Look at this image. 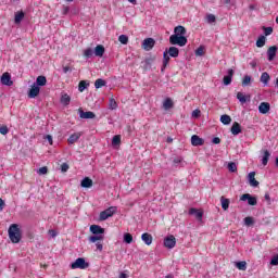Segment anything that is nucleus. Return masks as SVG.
Returning <instances> with one entry per match:
<instances>
[{
  "label": "nucleus",
  "mask_w": 278,
  "mask_h": 278,
  "mask_svg": "<svg viewBox=\"0 0 278 278\" xmlns=\"http://www.w3.org/2000/svg\"><path fill=\"white\" fill-rule=\"evenodd\" d=\"M265 36H270L273 34V27H263Z\"/></svg>",
  "instance_id": "obj_51"
},
{
  "label": "nucleus",
  "mask_w": 278,
  "mask_h": 278,
  "mask_svg": "<svg viewBox=\"0 0 278 278\" xmlns=\"http://www.w3.org/2000/svg\"><path fill=\"white\" fill-rule=\"evenodd\" d=\"M9 238L13 244H18V242H21L23 239V232L21 231L18 224H12L9 227Z\"/></svg>",
  "instance_id": "obj_3"
},
{
  "label": "nucleus",
  "mask_w": 278,
  "mask_h": 278,
  "mask_svg": "<svg viewBox=\"0 0 278 278\" xmlns=\"http://www.w3.org/2000/svg\"><path fill=\"white\" fill-rule=\"evenodd\" d=\"M89 231L93 233V236L89 237V242H99V240H104L103 233H105V228L99 225H91Z\"/></svg>",
  "instance_id": "obj_2"
},
{
  "label": "nucleus",
  "mask_w": 278,
  "mask_h": 278,
  "mask_svg": "<svg viewBox=\"0 0 278 278\" xmlns=\"http://www.w3.org/2000/svg\"><path fill=\"white\" fill-rule=\"evenodd\" d=\"M249 10H251V11L257 10V7L255 4H250L249 5Z\"/></svg>",
  "instance_id": "obj_62"
},
{
  "label": "nucleus",
  "mask_w": 278,
  "mask_h": 278,
  "mask_svg": "<svg viewBox=\"0 0 278 278\" xmlns=\"http://www.w3.org/2000/svg\"><path fill=\"white\" fill-rule=\"evenodd\" d=\"M205 47L200 46L197 50H195V55H198L199 58H201V55H203L205 52Z\"/></svg>",
  "instance_id": "obj_47"
},
{
  "label": "nucleus",
  "mask_w": 278,
  "mask_h": 278,
  "mask_svg": "<svg viewBox=\"0 0 278 278\" xmlns=\"http://www.w3.org/2000/svg\"><path fill=\"white\" fill-rule=\"evenodd\" d=\"M0 81L2 84V86H14V81H12V75H10V73H3Z\"/></svg>",
  "instance_id": "obj_8"
},
{
  "label": "nucleus",
  "mask_w": 278,
  "mask_h": 278,
  "mask_svg": "<svg viewBox=\"0 0 278 278\" xmlns=\"http://www.w3.org/2000/svg\"><path fill=\"white\" fill-rule=\"evenodd\" d=\"M243 220L247 227H253V225H255V219H253L251 216L245 217Z\"/></svg>",
  "instance_id": "obj_39"
},
{
  "label": "nucleus",
  "mask_w": 278,
  "mask_h": 278,
  "mask_svg": "<svg viewBox=\"0 0 278 278\" xmlns=\"http://www.w3.org/2000/svg\"><path fill=\"white\" fill-rule=\"evenodd\" d=\"M268 160H270V151L264 150L263 151V157H262L263 166H266L268 164Z\"/></svg>",
  "instance_id": "obj_27"
},
{
  "label": "nucleus",
  "mask_w": 278,
  "mask_h": 278,
  "mask_svg": "<svg viewBox=\"0 0 278 278\" xmlns=\"http://www.w3.org/2000/svg\"><path fill=\"white\" fill-rule=\"evenodd\" d=\"M174 102L170 98H166L163 102V109L164 110H172V108H174Z\"/></svg>",
  "instance_id": "obj_29"
},
{
  "label": "nucleus",
  "mask_w": 278,
  "mask_h": 278,
  "mask_svg": "<svg viewBox=\"0 0 278 278\" xmlns=\"http://www.w3.org/2000/svg\"><path fill=\"white\" fill-rule=\"evenodd\" d=\"M270 265L278 266V254H276L274 257H271Z\"/></svg>",
  "instance_id": "obj_52"
},
{
  "label": "nucleus",
  "mask_w": 278,
  "mask_h": 278,
  "mask_svg": "<svg viewBox=\"0 0 278 278\" xmlns=\"http://www.w3.org/2000/svg\"><path fill=\"white\" fill-rule=\"evenodd\" d=\"M40 94V87L33 85L31 88L28 90V99H36Z\"/></svg>",
  "instance_id": "obj_15"
},
{
  "label": "nucleus",
  "mask_w": 278,
  "mask_h": 278,
  "mask_svg": "<svg viewBox=\"0 0 278 278\" xmlns=\"http://www.w3.org/2000/svg\"><path fill=\"white\" fill-rule=\"evenodd\" d=\"M187 30L182 25L174 28V34L169 36V43L177 47H186L188 45Z\"/></svg>",
  "instance_id": "obj_1"
},
{
  "label": "nucleus",
  "mask_w": 278,
  "mask_h": 278,
  "mask_svg": "<svg viewBox=\"0 0 278 278\" xmlns=\"http://www.w3.org/2000/svg\"><path fill=\"white\" fill-rule=\"evenodd\" d=\"M265 201L270 202V194L269 193H265Z\"/></svg>",
  "instance_id": "obj_63"
},
{
  "label": "nucleus",
  "mask_w": 278,
  "mask_h": 278,
  "mask_svg": "<svg viewBox=\"0 0 278 278\" xmlns=\"http://www.w3.org/2000/svg\"><path fill=\"white\" fill-rule=\"evenodd\" d=\"M250 84H251V76L245 75V76L243 77V79H242V86H243V87H247V86H249Z\"/></svg>",
  "instance_id": "obj_46"
},
{
  "label": "nucleus",
  "mask_w": 278,
  "mask_h": 278,
  "mask_svg": "<svg viewBox=\"0 0 278 278\" xmlns=\"http://www.w3.org/2000/svg\"><path fill=\"white\" fill-rule=\"evenodd\" d=\"M258 112H260V114H268L270 112V103L262 102L258 105Z\"/></svg>",
  "instance_id": "obj_16"
},
{
  "label": "nucleus",
  "mask_w": 278,
  "mask_h": 278,
  "mask_svg": "<svg viewBox=\"0 0 278 278\" xmlns=\"http://www.w3.org/2000/svg\"><path fill=\"white\" fill-rule=\"evenodd\" d=\"M227 168L230 173H238V165L235 162L228 163Z\"/></svg>",
  "instance_id": "obj_40"
},
{
  "label": "nucleus",
  "mask_w": 278,
  "mask_h": 278,
  "mask_svg": "<svg viewBox=\"0 0 278 278\" xmlns=\"http://www.w3.org/2000/svg\"><path fill=\"white\" fill-rule=\"evenodd\" d=\"M104 54L105 47H103V45H98L93 50V55H96V58H103Z\"/></svg>",
  "instance_id": "obj_19"
},
{
  "label": "nucleus",
  "mask_w": 278,
  "mask_h": 278,
  "mask_svg": "<svg viewBox=\"0 0 278 278\" xmlns=\"http://www.w3.org/2000/svg\"><path fill=\"white\" fill-rule=\"evenodd\" d=\"M70 12H71V8L63 5V11H62L63 16H66V14H68Z\"/></svg>",
  "instance_id": "obj_55"
},
{
  "label": "nucleus",
  "mask_w": 278,
  "mask_h": 278,
  "mask_svg": "<svg viewBox=\"0 0 278 278\" xmlns=\"http://www.w3.org/2000/svg\"><path fill=\"white\" fill-rule=\"evenodd\" d=\"M68 168H70L68 164L67 163H63L61 165V173H67Z\"/></svg>",
  "instance_id": "obj_54"
},
{
  "label": "nucleus",
  "mask_w": 278,
  "mask_h": 278,
  "mask_svg": "<svg viewBox=\"0 0 278 278\" xmlns=\"http://www.w3.org/2000/svg\"><path fill=\"white\" fill-rule=\"evenodd\" d=\"M118 278H127V274L121 273Z\"/></svg>",
  "instance_id": "obj_64"
},
{
  "label": "nucleus",
  "mask_w": 278,
  "mask_h": 278,
  "mask_svg": "<svg viewBox=\"0 0 278 278\" xmlns=\"http://www.w3.org/2000/svg\"><path fill=\"white\" fill-rule=\"evenodd\" d=\"M78 113H79L80 118H85L86 121H88L90 118H97V114H94V112H92V111L84 112V110L79 109Z\"/></svg>",
  "instance_id": "obj_14"
},
{
  "label": "nucleus",
  "mask_w": 278,
  "mask_h": 278,
  "mask_svg": "<svg viewBox=\"0 0 278 278\" xmlns=\"http://www.w3.org/2000/svg\"><path fill=\"white\" fill-rule=\"evenodd\" d=\"M83 55L84 58H86V60H90V58L94 55V50H92V48H87L86 50H84Z\"/></svg>",
  "instance_id": "obj_34"
},
{
  "label": "nucleus",
  "mask_w": 278,
  "mask_h": 278,
  "mask_svg": "<svg viewBox=\"0 0 278 278\" xmlns=\"http://www.w3.org/2000/svg\"><path fill=\"white\" fill-rule=\"evenodd\" d=\"M96 247L98 251H103V243H101V240L96 241Z\"/></svg>",
  "instance_id": "obj_56"
},
{
  "label": "nucleus",
  "mask_w": 278,
  "mask_h": 278,
  "mask_svg": "<svg viewBox=\"0 0 278 278\" xmlns=\"http://www.w3.org/2000/svg\"><path fill=\"white\" fill-rule=\"evenodd\" d=\"M9 131H10V129L8 128V126H1L0 127V134L2 136H8Z\"/></svg>",
  "instance_id": "obj_48"
},
{
  "label": "nucleus",
  "mask_w": 278,
  "mask_h": 278,
  "mask_svg": "<svg viewBox=\"0 0 278 278\" xmlns=\"http://www.w3.org/2000/svg\"><path fill=\"white\" fill-rule=\"evenodd\" d=\"M165 52L169 54V58H179V48L177 47H169Z\"/></svg>",
  "instance_id": "obj_22"
},
{
  "label": "nucleus",
  "mask_w": 278,
  "mask_h": 278,
  "mask_svg": "<svg viewBox=\"0 0 278 278\" xmlns=\"http://www.w3.org/2000/svg\"><path fill=\"white\" fill-rule=\"evenodd\" d=\"M173 162H174L175 166H178V164H181V162H184V159L175 157Z\"/></svg>",
  "instance_id": "obj_57"
},
{
  "label": "nucleus",
  "mask_w": 278,
  "mask_h": 278,
  "mask_svg": "<svg viewBox=\"0 0 278 278\" xmlns=\"http://www.w3.org/2000/svg\"><path fill=\"white\" fill-rule=\"evenodd\" d=\"M79 138H81V132H74L67 139V142H68V144H75V142H77V140H79Z\"/></svg>",
  "instance_id": "obj_23"
},
{
  "label": "nucleus",
  "mask_w": 278,
  "mask_h": 278,
  "mask_svg": "<svg viewBox=\"0 0 278 278\" xmlns=\"http://www.w3.org/2000/svg\"><path fill=\"white\" fill-rule=\"evenodd\" d=\"M206 21H207V23H216V15H214V14H208V15L206 16Z\"/></svg>",
  "instance_id": "obj_50"
},
{
  "label": "nucleus",
  "mask_w": 278,
  "mask_h": 278,
  "mask_svg": "<svg viewBox=\"0 0 278 278\" xmlns=\"http://www.w3.org/2000/svg\"><path fill=\"white\" fill-rule=\"evenodd\" d=\"M118 108V103H116V100L114 98H111L109 101V110H116Z\"/></svg>",
  "instance_id": "obj_43"
},
{
  "label": "nucleus",
  "mask_w": 278,
  "mask_h": 278,
  "mask_svg": "<svg viewBox=\"0 0 278 278\" xmlns=\"http://www.w3.org/2000/svg\"><path fill=\"white\" fill-rule=\"evenodd\" d=\"M61 103L63 105H68L71 103V96H68L67 93L63 94L61 97Z\"/></svg>",
  "instance_id": "obj_38"
},
{
  "label": "nucleus",
  "mask_w": 278,
  "mask_h": 278,
  "mask_svg": "<svg viewBox=\"0 0 278 278\" xmlns=\"http://www.w3.org/2000/svg\"><path fill=\"white\" fill-rule=\"evenodd\" d=\"M213 144H220V138L215 137L212 139Z\"/></svg>",
  "instance_id": "obj_60"
},
{
  "label": "nucleus",
  "mask_w": 278,
  "mask_h": 278,
  "mask_svg": "<svg viewBox=\"0 0 278 278\" xmlns=\"http://www.w3.org/2000/svg\"><path fill=\"white\" fill-rule=\"evenodd\" d=\"M90 267V263L86 262V258L78 257L74 263L71 264L72 270L80 268V270H86V268Z\"/></svg>",
  "instance_id": "obj_4"
},
{
  "label": "nucleus",
  "mask_w": 278,
  "mask_h": 278,
  "mask_svg": "<svg viewBox=\"0 0 278 278\" xmlns=\"http://www.w3.org/2000/svg\"><path fill=\"white\" fill-rule=\"evenodd\" d=\"M230 131H231L232 136H238V135L242 134V126H240V123L235 122L230 128Z\"/></svg>",
  "instance_id": "obj_18"
},
{
  "label": "nucleus",
  "mask_w": 278,
  "mask_h": 278,
  "mask_svg": "<svg viewBox=\"0 0 278 278\" xmlns=\"http://www.w3.org/2000/svg\"><path fill=\"white\" fill-rule=\"evenodd\" d=\"M220 123H223V125H231V116L227 114L222 115Z\"/></svg>",
  "instance_id": "obj_35"
},
{
  "label": "nucleus",
  "mask_w": 278,
  "mask_h": 278,
  "mask_svg": "<svg viewBox=\"0 0 278 278\" xmlns=\"http://www.w3.org/2000/svg\"><path fill=\"white\" fill-rule=\"evenodd\" d=\"M45 140H48L49 144H53V137L51 135H47Z\"/></svg>",
  "instance_id": "obj_58"
},
{
  "label": "nucleus",
  "mask_w": 278,
  "mask_h": 278,
  "mask_svg": "<svg viewBox=\"0 0 278 278\" xmlns=\"http://www.w3.org/2000/svg\"><path fill=\"white\" fill-rule=\"evenodd\" d=\"M265 45H266V36L261 35V36L257 38V40H256V47H257L258 49H262V47H265Z\"/></svg>",
  "instance_id": "obj_31"
},
{
  "label": "nucleus",
  "mask_w": 278,
  "mask_h": 278,
  "mask_svg": "<svg viewBox=\"0 0 278 278\" xmlns=\"http://www.w3.org/2000/svg\"><path fill=\"white\" fill-rule=\"evenodd\" d=\"M248 180H249V184L252 188H257V186H260V181H257L255 179V172H251L249 175H248Z\"/></svg>",
  "instance_id": "obj_17"
},
{
  "label": "nucleus",
  "mask_w": 278,
  "mask_h": 278,
  "mask_svg": "<svg viewBox=\"0 0 278 278\" xmlns=\"http://www.w3.org/2000/svg\"><path fill=\"white\" fill-rule=\"evenodd\" d=\"M118 40H119L121 45H127L129 42V37L127 35H121L118 37Z\"/></svg>",
  "instance_id": "obj_45"
},
{
  "label": "nucleus",
  "mask_w": 278,
  "mask_h": 278,
  "mask_svg": "<svg viewBox=\"0 0 278 278\" xmlns=\"http://www.w3.org/2000/svg\"><path fill=\"white\" fill-rule=\"evenodd\" d=\"M191 144H192V147H203V144H205V140H203V138L199 137V135H192L191 136Z\"/></svg>",
  "instance_id": "obj_13"
},
{
  "label": "nucleus",
  "mask_w": 278,
  "mask_h": 278,
  "mask_svg": "<svg viewBox=\"0 0 278 278\" xmlns=\"http://www.w3.org/2000/svg\"><path fill=\"white\" fill-rule=\"evenodd\" d=\"M113 147H118L121 144V135H115L112 139Z\"/></svg>",
  "instance_id": "obj_44"
},
{
  "label": "nucleus",
  "mask_w": 278,
  "mask_h": 278,
  "mask_svg": "<svg viewBox=\"0 0 278 278\" xmlns=\"http://www.w3.org/2000/svg\"><path fill=\"white\" fill-rule=\"evenodd\" d=\"M3 207H5V201L0 198V212H3Z\"/></svg>",
  "instance_id": "obj_59"
},
{
  "label": "nucleus",
  "mask_w": 278,
  "mask_h": 278,
  "mask_svg": "<svg viewBox=\"0 0 278 278\" xmlns=\"http://www.w3.org/2000/svg\"><path fill=\"white\" fill-rule=\"evenodd\" d=\"M240 201H248V204L252 206L257 205V197L251 195L250 193L242 194Z\"/></svg>",
  "instance_id": "obj_6"
},
{
  "label": "nucleus",
  "mask_w": 278,
  "mask_h": 278,
  "mask_svg": "<svg viewBox=\"0 0 278 278\" xmlns=\"http://www.w3.org/2000/svg\"><path fill=\"white\" fill-rule=\"evenodd\" d=\"M71 71H72V70H71L68 66L63 67V73H65V74H66V73H71Z\"/></svg>",
  "instance_id": "obj_61"
},
{
  "label": "nucleus",
  "mask_w": 278,
  "mask_h": 278,
  "mask_svg": "<svg viewBox=\"0 0 278 278\" xmlns=\"http://www.w3.org/2000/svg\"><path fill=\"white\" fill-rule=\"evenodd\" d=\"M168 62H170V54L166 52V50L163 52V63L164 66H168Z\"/></svg>",
  "instance_id": "obj_41"
},
{
  "label": "nucleus",
  "mask_w": 278,
  "mask_h": 278,
  "mask_svg": "<svg viewBox=\"0 0 278 278\" xmlns=\"http://www.w3.org/2000/svg\"><path fill=\"white\" fill-rule=\"evenodd\" d=\"M189 214L190 216H194L197 220H200V222L203 220V213L200 210L192 207L189 210Z\"/></svg>",
  "instance_id": "obj_20"
},
{
  "label": "nucleus",
  "mask_w": 278,
  "mask_h": 278,
  "mask_svg": "<svg viewBox=\"0 0 278 278\" xmlns=\"http://www.w3.org/2000/svg\"><path fill=\"white\" fill-rule=\"evenodd\" d=\"M236 72L233 71V68H229L228 71H227V75L226 76H224V78H223V84H224V86H230L231 85V81H232V79H233V74H235Z\"/></svg>",
  "instance_id": "obj_10"
},
{
  "label": "nucleus",
  "mask_w": 278,
  "mask_h": 278,
  "mask_svg": "<svg viewBox=\"0 0 278 278\" xmlns=\"http://www.w3.org/2000/svg\"><path fill=\"white\" fill-rule=\"evenodd\" d=\"M155 60H156L155 56L146 58L144 61L141 62L143 71H151V66L153 62H155Z\"/></svg>",
  "instance_id": "obj_9"
},
{
  "label": "nucleus",
  "mask_w": 278,
  "mask_h": 278,
  "mask_svg": "<svg viewBox=\"0 0 278 278\" xmlns=\"http://www.w3.org/2000/svg\"><path fill=\"white\" fill-rule=\"evenodd\" d=\"M237 99L240 103H247V101H251V96H244L242 92H238Z\"/></svg>",
  "instance_id": "obj_30"
},
{
  "label": "nucleus",
  "mask_w": 278,
  "mask_h": 278,
  "mask_svg": "<svg viewBox=\"0 0 278 278\" xmlns=\"http://www.w3.org/2000/svg\"><path fill=\"white\" fill-rule=\"evenodd\" d=\"M277 51H278L277 46H271V47L268 48V50H267V60H268V62H273V60H275V58H277Z\"/></svg>",
  "instance_id": "obj_12"
},
{
  "label": "nucleus",
  "mask_w": 278,
  "mask_h": 278,
  "mask_svg": "<svg viewBox=\"0 0 278 278\" xmlns=\"http://www.w3.org/2000/svg\"><path fill=\"white\" fill-rule=\"evenodd\" d=\"M175 244H177V239L175 238V236L170 235L165 237L164 247L166 249H175Z\"/></svg>",
  "instance_id": "obj_7"
},
{
  "label": "nucleus",
  "mask_w": 278,
  "mask_h": 278,
  "mask_svg": "<svg viewBox=\"0 0 278 278\" xmlns=\"http://www.w3.org/2000/svg\"><path fill=\"white\" fill-rule=\"evenodd\" d=\"M105 84H108L105 80H103V78H98L94 83V88H97V90H99V88H103V86H105Z\"/></svg>",
  "instance_id": "obj_37"
},
{
  "label": "nucleus",
  "mask_w": 278,
  "mask_h": 278,
  "mask_svg": "<svg viewBox=\"0 0 278 278\" xmlns=\"http://www.w3.org/2000/svg\"><path fill=\"white\" fill-rule=\"evenodd\" d=\"M124 242H125V244H131V242H134V236H131V233H129V232H125L124 233Z\"/></svg>",
  "instance_id": "obj_36"
},
{
  "label": "nucleus",
  "mask_w": 278,
  "mask_h": 278,
  "mask_svg": "<svg viewBox=\"0 0 278 278\" xmlns=\"http://www.w3.org/2000/svg\"><path fill=\"white\" fill-rule=\"evenodd\" d=\"M34 85L37 86V88H40L42 86H47V77L46 76H38L36 79V83Z\"/></svg>",
  "instance_id": "obj_24"
},
{
  "label": "nucleus",
  "mask_w": 278,
  "mask_h": 278,
  "mask_svg": "<svg viewBox=\"0 0 278 278\" xmlns=\"http://www.w3.org/2000/svg\"><path fill=\"white\" fill-rule=\"evenodd\" d=\"M236 267L239 269V270H247V262L244 261H239L236 263Z\"/></svg>",
  "instance_id": "obj_42"
},
{
  "label": "nucleus",
  "mask_w": 278,
  "mask_h": 278,
  "mask_svg": "<svg viewBox=\"0 0 278 278\" xmlns=\"http://www.w3.org/2000/svg\"><path fill=\"white\" fill-rule=\"evenodd\" d=\"M153 47H155V39L147 38L143 40L142 48L144 49V51H151V49H153Z\"/></svg>",
  "instance_id": "obj_11"
},
{
  "label": "nucleus",
  "mask_w": 278,
  "mask_h": 278,
  "mask_svg": "<svg viewBox=\"0 0 278 278\" xmlns=\"http://www.w3.org/2000/svg\"><path fill=\"white\" fill-rule=\"evenodd\" d=\"M114 214H116V206H110L100 213L99 220H108V218H112Z\"/></svg>",
  "instance_id": "obj_5"
},
{
  "label": "nucleus",
  "mask_w": 278,
  "mask_h": 278,
  "mask_svg": "<svg viewBox=\"0 0 278 278\" xmlns=\"http://www.w3.org/2000/svg\"><path fill=\"white\" fill-rule=\"evenodd\" d=\"M222 201V208L227 212V210H229V203H231V201H229V199H226L225 197L220 198Z\"/></svg>",
  "instance_id": "obj_33"
},
{
  "label": "nucleus",
  "mask_w": 278,
  "mask_h": 278,
  "mask_svg": "<svg viewBox=\"0 0 278 278\" xmlns=\"http://www.w3.org/2000/svg\"><path fill=\"white\" fill-rule=\"evenodd\" d=\"M49 173V168L47 166L40 167L38 169V175H47Z\"/></svg>",
  "instance_id": "obj_49"
},
{
  "label": "nucleus",
  "mask_w": 278,
  "mask_h": 278,
  "mask_svg": "<svg viewBox=\"0 0 278 278\" xmlns=\"http://www.w3.org/2000/svg\"><path fill=\"white\" fill-rule=\"evenodd\" d=\"M260 81L264 84V86H268V81H270V75L267 72H264L261 75Z\"/></svg>",
  "instance_id": "obj_28"
},
{
  "label": "nucleus",
  "mask_w": 278,
  "mask_h": 278,
  "mask_svg": "<svg viewBox=\"0 0 278 278\" xmlns=\"http://www.w3.org/2000/svg\"><path fill=\"white\" fill-rule=\"evenodd\" d=\"M88 86H90V83L88 80H80L78 84L79 92H84V90H86V88H88Z\"/></svg>",
  "instance_id": "obj_32"
},
{
  "label": "nucleus",
  "mask_w": 278,
  "mask_h": 278,
  "mask_svg": "<svg viewBox=\"0 0 278 278\" xmlns=\"http://www.w3.org/2000/svg\"><path fill=\"white\" fill-rule=\"evenodd\" d=\"M141 240L142 242H144V244L151 247V244L153 243V236H151V233L149 232H144L141 235Z\"/></svg>",
  "instance_id": "obj_21"
},
{
  "label": "nucleus",
  "mask_w": 278,
  "mask_h": 278,
  "mask_svg": "<svg viewBox=\"0 0 278 278\" xmlns=\"http://www.w3.org/2000/svg\"><path fill=\"white\" fill-rule=\"evenodd\" d=\"M80 186H81V188H92V179H90L89 177H85L80 181Z\"/></svg>",
  "instance_id": "obj_26"
},
{
  "label": "nucleus",
  "mask_w": 278,
  "mask_h": 278,
  "mask_svg": "<svg viewBox=\"0 0 278 278\" xmlns=\"http://www.w3.org/2000/svg\"><path fill=\"white\" fill-rule=\"evenodd\" d=\"M191 116H192L193 118H199V117L201 116V110L195 109V110L192 112Z\"/></svg>",
  "instance_id": "obj_53"
},
{
  "label": "nucleus",
  "mask_w": 278,
  "mask_h": 278,
  "mask_svg": "<svg viewBox=\"0 0 278 278\" xmlns=\"http://www.w3.org/2000/svg\"><path fill=\"white\" fill-rule=\"evenodd\" d=\"M25 18V12L18 11L15 13L14 23L15 25H20V23Z\"/></svg>",
  "instance_id": "obj_25"
}]
</instances>
